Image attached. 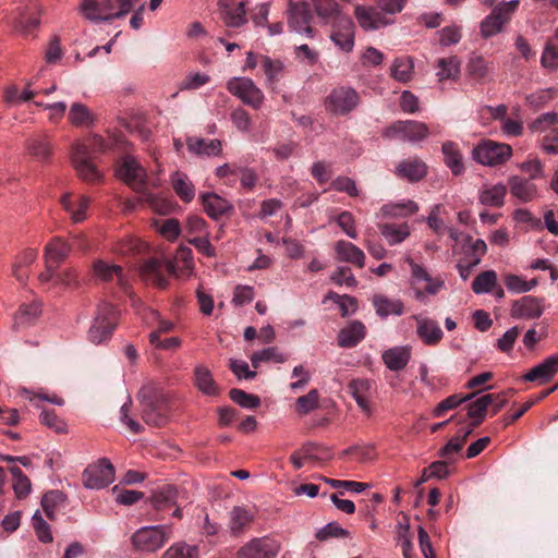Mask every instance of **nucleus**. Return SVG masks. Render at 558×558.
<instances>
[{"instance_id":"1","label":"nucleus","mask_w":558,"mask_h":558,"mask_svg":"<svg viewBox=\"0 0 558 558\" xmlns=\"http://www.w3.org/2000/svg\"><path fill=\"white\" fill-rule=\"evenodd\" d=\"M70 254V245L61 238H54L45 248V271L38 275L40 286L68 287L70 267L65 265Z\"/></svg>"},{"instance_id":"2","label":"nucleus","mask_w":558,"mask_h":558,"mask_svg":"<svg viewBox=\"0 0 558 558\" xmlns=\"http://www.w3.org/2000/svg\"><path fill=\"white\" fill-rule=\"evenodd\" d=\"M137 398L142 407V418L146 424L160 427L167 423L170 402L168 396L158 385L149 383L143 386Z\"/></svg>"},{"instance_id":"3","label":"nucleus","mask_w":558,"mask_h":558,"mask_svg":"<svg viewBox=\"0 0 558 558\" xmlns=\"http://www.w3.org/2000/svg\"><path fill=\"white\" fill-rule=\"evenodd\" d=\"M117 175L125 182L133 191L141 194L140 203H145L151 208H156L159 199L147 191L146 170L132 156H124L118 163Z\"/></svg>"},{"instance_id":"4","label":"nucleus","mask_w":558,"mask_h":558,"mask_svg":"<svg viewBox=\"0 0 558 558\" xmlns=\"http://www.w3.org/2000/svg\"><path fill=\"white\" fill-rule=\"evenodd\" d=\"M407 0H377L375 7L356 5L354 10L359 25L365 31L378 29L392 23L387 14L402 11Z\"/></svg>"},{"instance_id":"5","label":"nucleus","mask_w":558,"mask_h":558,"mask_svg":"<svg viewBox=\"0 0 558 558\" xmlns=\"http://www.w3.org/2000/svg\"><path fill=\"white\" fill-rule=\"evenodd\" d=\"M120 318V311L108 302H101L88 329V340L101 344L111 339Z\"/></svg>"},{"instance_id":"6","label":"nucleus","mask_w":558,"mask_h":558,"mask_svg":"<svg viewBox=\"0 0 558 558\" xmlns=\"http://www.w3.org/2000/svg\"><path fill=\"white\" fill-rule=\"evenodd\" d=\"M172 538V526L169 524L143 526L132 535V544L136 550L154 553Z\"/></svg>"},{"instance_id":"7","label":"nucleus","mask_w":558,"mask_h":558,"mask_svg":"<svg viewBox=\"0 0 558 558\" xmlns=\"http://www.w3.org/2000/svg\"><path fill=\"white\" fill-rule=\"evenodd\" d=\"M512 156V147L505 143L485 140L472 150V157L481 165L495 167L505 163Z\"/></svg>"},{"instance_id":"8","label":"nucleus","mask_w":558,"mask_h":558,"mask_svg":"<svg viewBox=\"0 0 558 558\" xmlns=\"http://www.w3.org/2000/svg\"><path fill=\"white\" fill-rule=\"evenodd\" d=\"M519 0H511L509 2H499L481 23V34L483 37L488 38L500 32L504 26L511 20L512 14L519 7Z\"/></svg>"},{"instance_id":"9","label":"nucleus","mask_w":558,"mask_h":558,"mask_svg":"<svg viewBox=\"0 0 558 558\" xmlns=\"http://www.w3.org/2000/svg\"><path fill=\"white\" fill-rule=\"evenodd\" d=\"M186 499L184 492L169 485L156 492L151 496L150 502L156 511L165 512L173 509L172 515L181 519V509L186 504Z\"/></svg>"},{"instance_id":"10","label":"nucleus","mask_w":558,"mask_h":558,"mask_svg":"<svg viewBox=\"0 0 558 558\" xmlns=\"http://www.w3.org/2000/svg\"><path fill=\"white\" fill-rule=\"evenodd\" d=\"M121 0H85L81 5L83 15L90 21H111L123 17L120 14L122 8Z\"/></svg>"},{"instance_id":"11","label":"nucleus","mask_w":558,"mask_h":558,"mask_svg":"<svg viewBox=\"0 0 558 558\" xmlns=\"http://www.w3.org/2000/svg\"><path fill=\"white\" fill-rule=\"evenodd\" d=\"M360 102L359 94L351 87L335 88L325 100L328 112L344 116L351 112Z\"/></svg>"},{"instance_id":"12","label":"nucleus","mask_w":558,"mask_h":558,"mask_svg":"<svg viewBox=\"0 0 558 558\" xmlns=\"http://www.w3.org/2000/svg\"><path fill=\"white\" fill-rule=\"evenodd\" d=\"M227 89L254 109H258L264 101L263 92L247 77L231 78L227 83Z\"/></svg>"},{"instance_id":"13","label":"nucleus","mask_w":558,"mask_h":558,"mask_svg":"<svg viewBox=\"0 0 558 558\" xmlns=\"http://www.w3.org/2000/svg\"><path fill=\"white\" fill-rule=\"evenodd\" d=\"M83 484L87 488L101 489L114 481V468L107 459L89 464L83 472Z\"/></svg>"},{"instance_id":"14","label":"nucleus","mask_w":558,"mask_h":558,"mask_svg":"<svg viewBox=\"0 0 558 558\" xmlns=\"http://www.w3.org/2000/svg\"><path fill=\"white\" fill-rule=\"evenodd\" d=\"M428 126L420 121H397L385 131L389 138H402L410 142H418L427 137Z\"/></svg>"},{"instance_id":"15","label":"nucleus","mask_w":558,"mask_h":558,"mask_svg":"<svg viewBox=\"0 0 558 558\" xmlns=\"http://www.w3.org/2000/svg\"><path fill=\"white\" fill-rule=\"evenodd\" d=\"M280 550V544L275 538L264 536L253 538L241 547L238 558H276Z\"/></svg>"},{"instance_id":"16","label":"nucleus","mask_w":558,"mask_h":558,"mask_svg":"<svg viewBox=\"0 0 558 558\" xmlns=\"http://www.w3.org/2000/svg\"><path fill=\"white\" fill-rule=\"evenodd\" d=\"M312 19L313 15L308 3L304 1L289 2L288 26L290 29L298 33H304L312 37L314 33V29L311 26Z\"/></svg>"},{"instance_id":"17","label":"nucleus","mask_w":558,"mask_h":558,"mask_svg":"<svg viewBox=\"0 0 558 558\" xmlns=\"http://www.w3.org/2000/svg\"><path fill=\"white\" fill-rule=\"evenodd\" d=\"M330 39L344 52H349L354 46V24L348 16H340L332 22Z\"/></svg>"},{"instance_id":"18","label":"nucleus","mask_w":558,"mask_h":558,"mask_svg":"<svg viewBox=\"0 0 558 558\" xmlns=\"http://www.w3.org/2000/svg\"><path fill=\"white\" fill-rule=\"evenodd\" d=\"M173 272L174 266L172 263H162L157 258H149L142 266V274L145 279L161 289L168 286L167 275Z\"/></svg>"},{"instance_id":"19","label":"nucleus","mask_w":558,"mask_h":558,"mask_svg":"<svg viewBox=\"0 0 558 558\" xmlns=\"http://www.w3.org/2000/svg\"><path fill=\"white\" fill-rule=\"evenodd\" d=\"M218 7L225 26L239 28L247 23L245 1L233 5L232 0H219Z\"/></svg>"},{"instance_id":"20","label":"nucleus","mask_w":558,"mask_h":558,"mask_svg":"<svg viewBox=\"0 0 558 558\" xmlns=\"http://www.w3.org/2000/svg\"><path fill=\"white\" fill-rule=\"evenodd\" d=\"M27 154L38 162L49 163L53 156V145L46 133L35 134L25 141Z\"/></svg>"},{"instance_id":"21","label":"nucleus","mask_w":558,"mask_h":558,"mask_svg":"<svg viewBox=\"0 0 558 558\" xmlns=\"http://www.w3.org/2000/svg\"><path fill=\"white\" fill-rule=\"evenodd\" d=\"M544 311L542 300L532 295H525L512 304L511 316L514 318H538Z\"/></svg>"},{"instance_id":"22","label":"nucleus","mask_w":558,"mask_h":558,"mask_svg":"<svg viewBox=\"0 0 558 558\" xmlns=\"http://www.w3.org/2000/svg\"><path fill=\"white\" fill-rule=\"evenodd\" d=\"M201 199L205 213L215 220L229 215L233 210V206L216 193H204L201 195Z\"/></svg>"},{"instance_id":"23","label":"nucleus","mask_w":558,"mask_h":558,"mask_svg":"<svg viewBox=\"0 0 558 558\" xmlns=\"http://www.w3.org/2000/svg\"><path fill=\"white\" fill-rule=\"evenodd\" d=\"M493 68L488 60L482 56L473 54L466 63L468 76L476 83L483 84L492 78Z\"/></svg>"},{"instance_id":"24","label":"nucleus","mask_w":558,"mask_h":558,"mask_svg":"<svg viewBox=\"0 0 558 558\" xmlns=\"http://www.w3.org/2000/svg\"><path fill=\"white\" fill-rule=\"evenodd\" d=\"M558 372V355H551L523 376L526 381H548Z\"/></svg>"},{"instance_id":"25","label":"nucleus","mask_w":558,"mask_h":558,"mask_svg":"<svg viewBox=\"0 0 558 558\" xmlns=\"http://www.w3.org/2000/svg\"><path fill=\"white\" fill-rule=\"evenodd\" d=\"M508 185L511 195L523 203L533 201L537 195V186L526 178L512 175L509 178Z\"/></svg>"},{"instance_id":"26","label":"nucleus","mask_w":558,"mask_h":558,"mask_svg":"<svg viewBox=\"0 0 558 558\" xmlns=\"http://www.w3.org/2000/svg\"><path fill=\"white\" fill-rule=\"evenodd\" d=\"M373 383L368 379H352L348 385V391L352 395L357 405L366 413H371L369 397Z\"/></svg>"},{"instance_id":"27","label":"nucleus","mask_w":558,"mask_h":558,"mask_svg":"<svg viewBox=\"0 0 558 558\" xmlns=\"http://www.w3.org/2000/svg\"><path fill=\"white\" fill-rule=\"evenodd\" d=\"M415 319L416 332L425 344L435 345L442 339L444 332L436 320L421 317H415Z\"/></svg>"},{"instance_id":"28","label":"nucleus","mask_w":558,"mask_h":558,"mask_svg":"<svg viewBox=\"0 0 558 558\" xmlns=\"http://www.w3.org/2000/svg\"><path fill=\"white\" fill-rule=\"evenodd\" d=\"M336 252L341 262L350 263L359 268H363L365 265L364 252L351 242L338 241Z\"/></svg>"},{"instance_id":"29","label":"nucleus","mask_w":558,"mask_h":558,"mask_svg":"<svg viewBox=\"0 0 558 558\" xmlns=\"http://www.w3.org/2000/svg\"><path fill=\"white\" fill-rule=\"evenodd\" d=\"M497 398L498 397H496L494 393H487L469 404L468 416L473 420L469 427H472V430L482 424L485 418L487 409L497 400Z\"/></svg>"},{"instance_id":"30","label":"nucleus","mask_w":558,"mask_h":558,"mask_svg":"<svg viewBox=\"0 0 558 558\" xmlns=\"http://www.w3.org/2000/svg\"><path fill=\"white\" fill-rule=\"evenodd\" d=\"M95 275L104 281H117L123 291L128 290V282L124 279L123 270L118 265H109L102 260L94 264Z\"/></svg>"},{"instance_id":"31","label":"nucleus","mask_w":558,"mask_h":558,"mask_svg":"<svg viewBox=\"0 0 558 558\" xmlns=\"http://www.w3.org/2000/svg\"><path fill=\"white\" fill-rule=\"evenodd\" d=\"M38 253L34 248H26L21 252L12 265V275L21 283H25L28 279V267L37 259Z\"/></svg>"},{"instance_id":"32","label":"nucleus","mask_w":558,"mask_h":558,"mask_svg":"<svg viewBox=\"0 0 558 558\" xmlns=\"http://www.w3.org/2000/svg\"><path fill=\"white\" fill-rule=\"evenodd\" d=\"M397 173L400 178L417 182L425 177L426 165L417 158H409L398 165Z\"/></svg>"},{"instance_id":"33","label":"nucleus","mask_w":558,"mask_h":558,"mask_svg":"<svg viewBox=\"0 0 558 558\" xmlns=\"http://www.w3.org/2000/svg\"><path fill=\"white\" fill-rule=\"evenodd\" d=\"M365 337V326L361 322H352L341 329L338 335V344L341 348H353Z\"/></svg>"},{"instance_id":"34","label":"nucleus","mask_w":558,"mask_h":558,"mask_svg":"<svg viewBox=\"0 0 558 558\" xmlns=\"http://www.w3.org/2000/svg\"><path fill=\"white\" fill-rule=\"evenodd\" d=\"M373 306L380 317L389 315H401L403 313V303L398 299H389L384 294H375L372 299Z\"/></svg>"},{"instance_id":"35","label":"nucleus","mask_w":558,"mask_h":558,"mask_svg":"<svg viewBox=\"0 0 558 558\" xmlns=\"http://www.w3.org/2000/svg\"><path fill=\"white\" fill-rule=\"evenodd\" d=\"M187 149L196 155L218 156L222 151L221 142L219 140L206 141L199 137H189L186 140Z\"/></svg>"},{"instance_id":"36","label":"nucleus","mask_w":558,"mask_h":558,"mask_svg":"<svg viewBox=\"0 0 558 558\" xmlns=\"http://www.w3.org/2000/svg\"><path fill=\"white\" fill-rule=\"evenodd\" d=\"M254 514L243 508L234 507L229 513V527L233 535L242 534L253 522Z\"/></svg>"},{"instance_id":"37","label":"nucleus","mask_w":558,"mask_h":558,"mask_svg":"<svg viewBox=\"0 0 558 558\" xmlns=\"http://www.w3.org/2000/svg\"><path fill=\"white\" fill-rule=\"evenodd\" d=\"M411 357L410 349L407 347H396L384 352L383 360L390 371L403 369Z\"/></svg>"},{"instance_id":"38","label":"nucleus","mask_w":558,"mask_h":558,"mask_svg":"<svg viewBox=\"0 0 558 558\" xmlns=\"http://www.w3.org/2000/svg\"><path fill=\"white\" fill-rule=\"evenodd\" d=\"M442 154L445 163L451 170L452 174L461 175L464 172L465 168L458 145L453 142L444 143Z\"/></svg>"},{"instance_id":"39","label":"nucleus","mask_w":558,"mask_h":558,"mask_svg":"<svg viewBox=\"0 0 558 558\" xmlns=\"http://www.w3.org/2000/svg\"><path fill=\"white\" fill-rule=\"evenodd\" d=\"M171 185L182 202L190 203L195 197V187L185 173L174 172L171 175Z\"/></svg>"},{"instance_id":"40","label":"nucleus","mask_w":558,"mask_h":558,"mask_svg":"<svg viewBox=\"0 0 558 558\" xmlns=\"http://www.w3.org/2000/svg\"><path fill=\"white\" fill-rule=\"evenodd\" d=\"M507 194V186L502 183H498L492 186H487L480 192V203L485 206L501 207L505 202Z\"/></svg>"},{"instance_id":"41","label":"nucleus","mask_w":558,"mask_h":558,"mask_svg":"<svg viewBox=\"0 0 558 558\" xmlns=\"http://www.w3.org/2000/svg\"><path fill=\"white\" fill-rule=\"evenodd\" d=\"M381 235L387 240L389 245H396L404 241L410 235L409 226L407 223H381L378 226Z\"/></svg>"},{"instance_id":"42","label":"nucleus","mask_w":558,"mask_h":558,"mask_svg":"<svg viewBox=\"0 0 558 558\" xmlns=\"http://www.w3.org/2000/svg\"><path fill=\"white\" fill-rule=\"evenodd\" d=\"M195 384L196 387L207 396H217L219 388L213 378L208 368L198 366L195 369Z\"/></svg>"},{"instance_id":"43","label":"nucleus","mask_w":558,"mask_h":558,"mask_svg":"<svg viewBox=\"0 0 558 558\" xmlns=\"http://www.w3.org/2000/svg\"><path fill=\"white\" fill-rule=\"evenodd\" d=\"M317 15L326 23L333 22L341 14L340 5L336 0H312Z\"/></svg>"},{"instance_id":"44","label":"nucleus","mask_w":558,"mask_h":558,"mask_svg":"<svg viewBox=\"0 0 558 558\" xmlns=\"http://www.w3.org/2000/svg\"><path fill=\"white\" fill-rule=\"evenodd\" d=\"M97 121V116L85 105L72 104V125L90 128Z\"/></svg>"},{"instance_id":"45","label":"nucleus","mask_w":558,"mask_h":558,"mask_svg":"<svg viewBox=\"0 0 558 558\" xmlns=\"http://www.w3.org/2000/svg\"><path fill=\"white\" fill-rule=\"evenodd\" d=\"M413 61L409 57L397 58L391 65V76L402 83H407L411 80L413 74Z\"/></svg>"},{"instance_id":"46","label":"nucleus","mask_w":558,"mask_h":558,"mask_svg":"<svg viewBox=\"0 0 558 558\" xmlns=\"http://www.w3.org/2000/svg\"><path fill=\"white\" fill-rule=\"evenodd\" d=\"M437 66L439 81L454 80L460 73V60L456 56L438 59Z\"/></svg>"},{"instance_id":"47","label":"nucleus","mask_w":558,"mask_h":558,"mask_svg":"<svg viewBox=\"0 0 558 558\" xmlns=\"http://www.w3.org/2000/svg\"><path fill=\"white\" fill-rule=\"evenodd\" d=\"M41 313V307L38 302L29 304H22L14 316L16 326H26L32 324Z\"/></svg>"},{"instance_id":"48","label":"nucleus","mask_w":558,"mask_h":558,"mask_svg":"<svg viewBox=\"0 0 558 558\" xmlns=\"http://www.w3.org/2000/svg\"><path fill=\"white\" fill-rule=\"evenodd\" d=\"M497 283V274L494 270H486L477 275L472 282V290L476 294L490 292Z\"/></svg>"},{"instance_id":"49","label":"nucleus","mask_w":558,"mask_h":558,"mask_svg":"<svg viewBox=\"0 0 558 558\" xmlns=\"http://www.w3.org/2000/svg\"><path fill=\"white\" fill-rule=\"evenodd\" d=\"M472 433V427H468L461 435L458 434L449 439L445 447L439 451V456L444 459L451 460L453 453H458L468 440Z\"/></svg>"},{"instance_id":"50","label":"nucleus","mask_w":558,"mask_h":558,"mask_svg":"<svg viewBox=\"0 0 558 558\" xmlns=\"http://www.w3.org/2000/svg\"><path fill=\"white\" fill-rule=\"evenodd\" d=\"M13 476V490L19 499L25 498L31 493V481L19 466L10 468Z\"/></svg>"},{"instance_id":"51","label":"nucleus","mask_w":558,"mask_h":558,"mask_svg":"<svg viewBox=\"0 0 558 558\" xmlns=\"http://www.w3.org/2000/svg\"><path fill=\"white\" fill-rule=\"evenodd\" d=\"M417 210L418 206L413 201L397 204H388L381 207L383 215L389 217H405L408 215L416 213Z\"/></svg>"},{"instance_id":"52","label":"nucleus","mask_w":558,"mask_h":558,"mask_svg":"<svg viewBox=\"0 0 558 558\" xmlns=\"http://www.w3.org/2000/svg\"><path fill=\"white\" fill-rule=\"evenodd\" d=\"M229 397L233 402L245 409L253 410L260 405V399L258 396L247 393L238 388H232L229 391Z\"/></svg>"},{"instance_id":"53","label":"nucleus","mask_w":558,"mask_h":558,"mask_svg":"<svg viewBox=\"0 0 558 558\" xmlns=\"http://www.w3.org/2000/svg\"><path fill=\"white\" fill-rule=\"evenodd\" d=\"M65 495L59 490H50L41 498V507L49 519H53L54 510L65 502Z\"/></svg>"},{"instance_id":"54","label":"nucleus","mask_w":558,"mask_h":558,"mask_svg":"<svg viewBox=\"0 0 558 558\" xmlns=\"http://www.w3.org/2000/svg\"><path fill=\"white\" fill-rule=\"evenodd\" d=\"M161 558H198V550L195 546L177 543L169 547Z\"/></svg>"},{"instance_id":"55","label":"nucleus","mask_w":558,"mask_h":558,"mask_svg":"<svg viewBox=\"0 0 558 558\" xmlns=\"http://www.w3.org/2000/svg\"><path fill=\"white\" fill-rule=\"evenodd\" d=\"M32 525L39 542L48 544L53 541L50 525L37 510L32 517Z\"/></svg>"},{"instance_id":"56","label":"nucleus","mask_w":558,"mask_h":558,"mask_svg":"<svg viewBox=\"0 0 558 558\" xmlns=\"http://www.w3.org/2000/svg\"><path fill=\"white\" fill-rule=\"evenodd\" d=\"M252 365L257 368L262 362L274 361L276 363H283L286 359L279 353L275 347L264 349L258 352H254L251 356Z\"/></svg>"},{"instance_id":"57","label":"nucleus","mask_w":558,"mask_h":558,"mask_svg":"<svg viewBox=\"0 0 558 558\" xmlns=\"http://www.w3.org/2000/svg\"><path fill=\"white\" fill-rule=\"evenodd\" d=\"M319 393L316 389H312L307 395L296 399L295 410L300 414H307L318 407Z\"/></svg>"},{"instance_id":"58","label":"nucleus","mask_w":558,"mask_h":558,"mask_svg":"<svg viewBox=\"0 0 558 558\" xmlns=\"http://www.w3.org/2000/svg\"><path fill=\"white\" fill-rule=\"evenodd\" d=\"M326 299L332 300L333 302H336L339 305L342 317L348 316L351 312H354L357 307L356 299H354L353 296H350V295H339L338 293L330 291L327 294Z\"/></svg>"},{"instance_id":"59","label":"nucleus","mask_w":558,"mask_h":558,"mask_svg":"<svg viewBox=\"0 0 558 558\" xmlns=\"http://www.w3.org/2000/svg\"><path fill=\"white\" fill-rule=\"evenodd\" d=\"M474 397V393L468 395L465 397H460L459 395H452L448 398L444 399L434 410L433 414L436 417L442 416L447 411L452 410L460 405L462 402L466 400H471Z\"/></svg>"},{"instance_id":"60","label":"nucleus","mask_w":558,"mask_h":558,"mask_svg":"<svg viewBox=\"0 0 558 558\" xmlns=\"http://www.w3.org/2000/svg\"><path fill=\"white\" fill-rule=\"evenodd\" d=\"M260 65L270 83L278 81V77L283 69V64L280 60H274L267 56H262Z\"/></svg>"},{"instance_id":"61","label":"nucleus","mask_w":558,"mask_h":558,"mask_svg":"<svg viewBox=\"0 0 558 558\" xmlns=\"http://www.w3.org/2000/svg\"><path fill=\"white\" fill-rule=\"evenodd\" d=\"M306 461H324L330 459L329 450L316 444H306L301 448Z\"/></svg>"},{"instance_id":"62","label":"nucleus","mask_w":558,"mask_h":558,"mask_svg":"<svg viewBox=\"0 0 558 558\" xmlns=\"http://www.w3.org/2000/svg\"><path fill=\"white\" fill-rule=\"evenodd\" d=\"M76 170L78 177L87 182H96L100 178V173L96 166L88 160H82L76 166Z\"/></svg>"},{"instance_id":"63","label":"nucleus","mask_w":558,"mask_h":558,"mask_svg":"<svg viewBox=\"0 0 558 558\" xmlns=\"http://www.w3.org/2000/svg\"><path fill=\"white\" fill-rule=\"evenodd\" d=\"M541 63L546 69H558V47L548 43L542 53Z\"/></svg>"},{"instance_id":"64","label":"nucleus","mask_w":558,"mask_h":558,"mask_svg":"<svg viewBox=\"0 0 558 558\" xmlns=\"http://www.w3.org/2000/svg\"><path fill=\"white\" fill-rule=\"evenodd\" d=\"M542 148L547 154H558V126L550 129L542 138Z\"/></svg>"}]
</instances>
